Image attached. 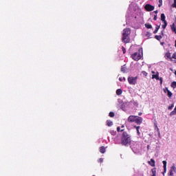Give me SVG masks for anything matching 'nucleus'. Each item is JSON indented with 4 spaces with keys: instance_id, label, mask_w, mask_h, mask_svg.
Here are the masks:
<instances>
[{
    "instance_id": "22",
    "label": "nucleus",
    "mask_w": 176,
    "mask_h": 176,
    "mask_svg": "<svg viewBox=\"0 0 176 176\" xmlns=\"http://www.w3.org/2000/svg\"><path fill=\"white\" fill-rule=\"evenodd\" d=\"M121 71L124 74V72H126V65H123L121 67Z\"/></svg>"
},
{
    "instance_id": "5",
    "label": "nucleus",
    "mask_w": 176,
    "mask_h": 176,
    "mask_svg": "<svg viewBox=\"0 0 176 176\" xmlns=\"http://www.w3.org/2000/svg\"><path fill=\"white\" fill-rule=\"evenodd\" d=\"M144 9L146 10V12H152L153 10H155V6L151 4H146L144 6Z\"/></svg>"
},
{
    "instance_id": "19",
    "label": "nucleus",
    "mask_w": 176,
    "mask_h": 176,
    "mask_svg": "<svg viewBox=\"0 0 176 176\" xmlns=\"http://www.w3.org/2000/svg\"><path fill=\"white\" fill-rule=\"evenodd\" d=\"M161 20L163 21V23L167 21H166V15H164V14H161Z\"/></svg>"
},
{
    "instance_id": "12",
    "label": "nucleus",
    "mask_w": 176,
    "mask_h": 176,
    "mask_svg": "<svg viewBox=\"0 0 176 176\" xmlns=\"http://www.w3.org/2000/svg\"><path fill=\"white\" fill-rule=\"evenodd\" d=\"M166 90L167 91L168 97H169V98H171V97H173V93H171V91H170V90H168V88L167 87H166Z\"/></svg>"
},
{
    "instance_id": "17",
    "label": "nucleus",
    "mask_w": 176,
    "mask_h": 176,
    "mask_svg": "<svg viewBox=\"0 0 176 176\" xmlns=\"http://www.w3.org/2000/svg\"><path fill=\"white\" fill-rule=\"evenodd\" d=\"M144 26L146 27V28L147 29H152V25H151L149 23H145Z\"/></svg>"
},
{
    "instance_id": "9",
    "label": "nucleus",
    "mask_w": 176,
    "mask_h": 176,
    "mask_svg": "<svg viewBox=\"0 0 176 176\" xmlns=\"http://www.w3.org/2000/svg\"><path fill=\"white\" fill-rule=\"evenodd\" d=\"M135 123H137V124H141V123H142V118L137 117L135 119Z\"/></svg>"
},
{
    "instance_id": "37",
    "label": "nucleus",
    "mask_w": 176,
    "mask_h": 176,
    "mask_svg": "<svg viewBox=\"0 0 176 176\" xmlns=\"http://www.w3.org/2000/svg\"><path fill=\"white\" fill-rule=\"evenodd\" d=\"M172 58H175L176 60V52L173 53L172 55Z\"/></svg>"
},
{
    "instance_id": "1",
    "label": "nucleus",
    "mask_w": 176,
    "mask_h": 176,
    "mask_svg": "<svg viewBox=\"0 0 176 176\" xmlns=\"http://www.w3.org/2000/svg\"><path fill=\"white\" fill-rule=\"evenodd\" d=\"M131 143V138H130V135L127 133V132H123L121 138V144L124 146H127V145H130Z\"/></svg>"
},
{
    "instance_id": "52",
    "label": "nucleus",
    "mask_w": 176,
    "mask_h": 176,
    "mask_svg": "<svg viewBox=\"0 0 176 176\" xmlns=\"http://www.w3.org/2000/svg\"><path fill=\"white\" fill-rule=\"evenodd\" d=\"M152 74H155V72H152Z\"/></svg>"
},
{
    "instance_id": "4",
    "label": "nucleus",
    "mask_w": 176,
    "mask_h": 176,
    "mask_svg": "<svg viewBox=\"0 0 176 176\" xmlns=\"http://www.w3.org/2000/svg\"><path fill=\"white\" fill-rule=\"evenodd\" d=\"M128 82L129 85H135L137 83V77H129Z\"/></svg>"
},
{
    "instance_id": "40",
    "label": "nucleus",
    "mask_w": 176,
    "mask_h": 176,
    "mask_svg": "<svg viewBox=\"0 0 176 176\" xmlns=\"http://www.w3.org/2000/svg\"><path fill=\"white\" fill-rule=\"evenodd\" d=\"M153 20H154L155 21H156V20H157V15H155V16H154Z\"/></svg>"
},
{
    "instance_id": "33",
    "label": "nucleus",
    "mask_w": 176,
    "mask_h": 176,
    "mask_svg": "<svg viewBox=\"0 0 176 176\" xmlns=\"http://www.w3.org/2000/svg\"><path fill=\"white\" fill-rule=\"evenodd\" d=\"M160 81V85H163V78H159V80Z\"/></svg>"
},
{
    "instance_id": "27",
    "label": "nucleus",
    "mask_w": 176,
    "mask_h": 176,
    "mask_svg": "<svg viewBox=\"0 0 176 176\" xmlns=\"http://www.w3.org/2000/svg\"><path fill=\"white\" fill-rule=\"evenodd\" d=\"M174 108V104H172L170 106H168V109L171 111Z\"/></svg>"
},
{
    "instance_id": "2",
    "label": "nucleus",
    "mask_w": 176,
    "mask_h": 176,
    "mask_svg": "<svg viewBox=\"0 0 176 176\" xmlns=\"http://www.w3.org/2000/svg\"><path fill=\"white\" fill-rule=\"evenodd\" d=\"M130 34H131V30H130V28L123 30L122 39L124 43H129L130 42Z\"/></svg>"
},
{
    "instance_id": "39",
    "label": "nucleus",
    "mask_w": 176,
    "mask_h": 176,
    "mask_svg": "<svg viewBox=\"0 0 176 176\" xmlns=\"http://www.w3.org/2000/svg\"><path fill=\"white\" fill-rule=\"evenodd\" d=\"M104 162V160L102 158H100L98 160V163H102Z\"/></svg>"
},
{
    "instance_id": "18",
    "label": "nucleus",
    "mask_w": 176,
    "mask_h": 176,
    "mask_svg": "<svg viewBox=\"0 0 176 176\" xmlns=\"http://www.w3.org/2000/svg\"><path fill=\"white\" fill-rule=\"evenodd\" d=\"M107 125L109 126V127H111V126L113 125V122L111 120H107Z\"/></svg>"
},
{
    "instance_id": "26",
    "label": "nucleus",
    "mask_w": 176,
    "mask_h": 176,
    "mask_svg": "<svg viewBox=\"0 0 176 176\" xmlns=\"http://www.w3.org/2000/svg\"><path fill=\"white\" fill-rule=\"evenodd\" d=\"M109 116L110 118H113V117L115 116V113L111 111V112L109 113Z\"/></svg>"
},
{
    "instance_id": "23",
    "label": "nucleus",
    "mask_w": 176,
    "mask_h": 176,
    "mask_svg": "<svg viewBox=\"0 0 176 176\" xmlns=\"http://www.w3.org/2000/svg\"><path fill=\"white\" fill-rule=\"evenodd\" d=\"M171 87H173V89H175L176 88V81H173L171 83Z\"/></svg>"
},
{
    "instance_id": "8",
    "label": "nucleus",
    "mask_w": 176,
    "mask_h": 176,
    "mask_svg": "<svg viewBox=\"0 0 176 176\" xmlns=\"http://www.w3.org/2000/svg\"><path fill=\"white\" fill-rule=\"evenodd\" d=\"M170 30L173 32H175V34H176V21L170 25Z\"/></svg>"
},
{
    "instance_id": "3",
    "label": "nucleus",
    "mask_w": 176,
    "mask_h": 176,
    "mask_svg": "<svg viewBox=\"0 0 176 176\" xmlns=\"http://www.w3.org/2000/svg\"><path fill=\"white\" fill-rule=\"evenodd\" d=\"M142 58V52L141 54V52H135L131 54V58L134 60V61H138L139 60H141Z\"/></svg>"
},
{
    "instance_id": "14",
    "label": "nucleus",
    "mask_w": 176,
    "mask_h": 176,
    "mask_svg": "<svg viewBox=\"0 0 176 176\" xmlns=\"http://www.w3.org/2000/svg\"><path fill=\"white\" fill-rule=\"evenodd\" d=\"M122 93H123V91L122 90V89H118L116 90L117 96H122Z\"/></svg>"
},
{
    "instance_id": "38",
    "label": "nucleus",
    "mask_w": 176,
    "mask_h": 176,
    "mask_svg": "<svg viewBox=\"0 0 176 176\" xmlns=\"http://www.w3.org/2000/svg\"><path fill=\"white\" fill-rule=\"evenodd\" d=\"M110 133H111V134L112 135H116V131H111Z\"/></svg>"
},
{
    "instance_id": "49",
    "label": "nucleus",
    "mask_w": 176,
    "mask_h": 176,
    "mask_svg": "<svg viewBox=\"0 0 176 176\" xmlns=\"http://www.w3.org/2000/svg\"><path fill=\"white\" fill-rule=\"evenodd\" d=\"M154 13H157V10L154 11Z\"/></svg>"
},
{
    "instance_id": "6",
    "label": "nucleus",
    "mask_w": 176,
    "mask_h": 176,
    "mask_svg": "<svg viewBox=\"0 0 176 176\" xmlns=\"http://www.w3.org/2000/svg\"><path fill=\"white\" fill-rule=\"evenodd\" d=\"M176 173V167L175 165H173L170 167V170L169 171L168 176H174V174Z\"/></svg>"
},
{
    "instance_id": "7",
    "label": "nucleus",
    "mask_w": 176,
    "mask_h": 176,
    "mask_svg": "<svg viewBox=\"0 0 176 176\" xmlns=\"http://www.w3.org/2000/svg\"><path fill=\"white\" fill-rule=\"evenodd\" d=\"M138 118V116H130L128 118V122H129L131 123H133V122H135V118Z\"/></svg>"
},
{
    "instance_id": "16",
    "label": "nucleus",
    "mask_w": 176,
    "mask_h": 176,
    "mask_svg": "<svg viewBox=\"0 0 176 176\" xmlns=\"http://www.w3.org/2000/svg\"><path fill=\"white\" fill-rule=\"evenodd\" d=\"M160 29V25H156L155 26V30L153 31V34H157V31Z\"/></svg>"
},
{
    "instance_id": "10",
    "label": "nucleus",
    "mask_w": 176,
    "mask_h": 176,
    "mask_svg": "<svg viewBox=\"0 0 176 176\" xmlns=\"http://www.w3.org/2000/svg\"><path fill=\"white\" fill-rule=\"evenodd\" d=\"M152 79H156V80H159V73L157 72L155 74L152 75Z\"/></svg>"
},
{
    "instance_id": "36",
    "label": "nucleus",
    "mask_w": 176,
    "mask_h": 176,
    "mask_svg": "<svg viewBox=\"0 0 176 176\" xmlns=\"http://www.w3.org/2000/svg\"><path fill=\"white\" fill-rule=\"evenodd\" d=\"M173 8H176V0H174V3L172 4Z\"/></svg>"
},
{
    "instance_id": "11",
    "label": "nucleus",
    "mask_w": 176,
    "mask_h": 176,
    "mask_svg": "<svg viewBox=\"0 0 176 176\" xmlns=\"http://www.w3.org/2000/svg\"><path fill=\"white\" fill-rule=\"evenodd\" d=\"M148 164H150V166H151L152 167H155V166H156L155 160L151 159V161L148 162Z\"/></svg>"
},
{
    "instance_id": "41",
    "label": "nucleus",
    "mask_w": 176,
    "mask_h": 176,
    "mask_svg": "<svg viewBox=\"0 0 176 176\" xmlns=\"http://www.w3.org/2000/svg\"><path fill=\"white\" fill-rule=\"evenodd\" d=\"M146 35V36H151V32H147Z\"/></svg>"
},
{
    "instance_id": "42",
    "label": "nucleus",
    "mask_w": 176,
    "mask_h": 176,
    "mask_svg": "<svg viewBox=\"0 0 176 176\" xmlns=\"http://www.w3.org/2000/svg\"><path fill=\"white\" fill-rule=\"evenodd\" d=\"M135 129H136V131H138V130H140V126H135Z\"/></svg>"
},
{
    "instance_id": "51",
    "label": "nucleus",
    "mask_w": 176,
    "mask_h": 176,
    "mask_svg": "<svg viewBox=\"0 0 176 176\" xmlns=\"http://www.w3.org/2000/svg\"><path fill=\"white\" fill-rule=\"evenodd\" d=\"M175 76H176V70L175 71Z\"/></svg>"
},
{
    "instance_id": "34",
    "label": "nucleus",
    "mask_w": 176,
    "mask_h": 176,
    "mask_svg": "<svg viewBox=\"0 0 176 176\" xmlns=\"http://www.w3.org/2000/svg\"><path fill=\"white\" fill-rule=\"evenodd\" d=\"M117 131L119 133L120 131H123V129L120 130V126L117 127Z\"/></svg>"
},
{
    "instance_id": "25",
    "label": "nucleus",
    "mask_w": 176,
    "mask_h": 176,
    "mask_svg": "<svg viewBox=\"0 0 176 176\" xmlns=\"http://www.w3.org/2000/svg\"><path fill=\"white\" fill-rule=\"evenodd\" d=\"M163 30H166V27H167V21L164 22V25H162Z\"/></svg>"
},
{
    "instance_id": "29",
    "label": "nucleus",
    "mask_w": 176,
    "mask_h": 176,
    "mask_svg": "<svg viewBox=\"0 0 176 176\" xmlns=\"http://www.w3.org/2000/svg\"><path fill=\"white\" fill-rule=\"evenodd\" d=\"M119 80H120V82H123V80L126 81V78H124V77H123V78L120 77L119 78Z\"/></svg>"
},
{
    "instance_id": "35",
    "label": "nucleus",
    "mask_w": 176,
    "mask_h": 176,
    "mask_svg": "<svg viewBox=\"0 0 176 176\" xmlns=\"http://www.w3.org/2000/svg\"><path fill=\"white\" fill-rule=\"evenodd\" d=\"M155 127L157 129V131H158V135H160V130L157 128V125H155Z\"/></svg>"
},
{
    "instance_id": "21",
    "label": "nucleus",
    "mask_w": 176,
    "mask_h": 176,
    "mask_svg": "<svg viewBox=\"0 0 176 176\" xmlns=\"http://www.w3.org/2000/svg\"><path fill=\"white\" fill-rule=\"evenodd\" d=\"M165 56L167 57V58H170L171 60V54L170 52H166Z\"/></svg>"
},
{
    "instance_id": "28",
    "label": "nucleus",
    "mask_w": 176,
    "mask_h": 176,
    "mask_svg": "<svg viewBox=\"0 0 176 176\" xmlns=\"http://www.w3.org/2000/svg\"><path fill=\"white\" fill-rule=\"evenodd\" d=\"M163 5V0H159V8H160V6H162Z\"/></svg>"
},
{
    "instance_id": "15",
    "label": "nucleus",
    "mask_w": 176,
    "mask_h": 176,
    "mask_svg": "<svg viewBox=\"0 0 176 176\" xmlns=\"http://www.w3.org/2000/svg\"><path fill=\"white\" fill-rule=\"evenodd\" d=\"M162 163H163V164H164V173H166V170H167V162L163 161Z\"/></svg>"
},
{
    "instance_id": "45",
    "label": "nucleus",
    "mask_w": 176,
    "mask_h": 176,
    "mask_svg": "<svg viewBox=\"0 0 176 176\" xmlns=\"http://www.w3.org/2000/svg\"><path fill=\"white\" fill-rule=\"evenodd\" d=\"M138 115H139V116H141V115H142V112H140V113H138Z\"/></svg>"
},
{
    "instance_id": "48",
    "label": "nucleus",
    "mask_w": 176,
    "mask_h": 176,
    "mask_svg": "<svg viewBox=\"0 0 176 176\" xmlns=\"http://www.w3.org/2000/svg\"><path fill=\"white\" fill-rule=\"evenodd\" d=\"M175 47H176V40L175 41Z\"/></svg>"
},
{
    "instance_id": "50",
    "label": "nucleus",
    "mask_w": 176,
    "mask_h": 176,
    "mask_svg": "<svg viewBox=\"0 0 176 176\" xmlns=\"http://www.w3.org/2000/svg\"><path fill=\"white\" fill-rule=\"evenodd\" d=\"M121 127H122V129H123V127H124V125H122V126H121Z\"/></svg>"
},
{
    "instance_id": "20",
    "label": "nucleus",
    "mask_w": 176,
    "mask_h": 176,
    "mask_svg": "<svg viewBox=\"0 0 176 176\" xmlns=\"http://www.w3.org/2000/svg\"><path fill=\"white\" fill-rule=\"evenodd\" d=\"M155 38L157 39V41H161L163 36H162V35H155Z\"/></svg>"
},
{
    "instance_id": "13",
    "label": "nucleus",
    "mask_w": 176,
    "mask_h": 176,
    "mask_svg": "<svg viewBox=\"0 0 176 176\" xmlns=\"http://www.w3.org/2000/svg\"><path fill=\"white\" fill-rule=\"evenodd\" d=\"M106 151L107 150H106V148L104 146H102L100 147V153H105Z\"/></svg>"
},
{
    "instance_id": "43",
    "label": "nucleus",
    "mask_w": 176,
    "mask_h": 176,
    "mask_svg": "<svg viewBox=\"0 0 176 176\" xmlns=\"http://www.w3.org/2000/svg\"><path fill=\"white\" fill-rule=\"evenodd\" d=\"M138 135H141V133L140 132V130L137 131Z\"/></svg>"
},
{
    "instance_id": "24",
    "label": "nucleus",
    "mask_w": 176,
    "mask_h": 176,
    "mask_svg": "<svg viewBox=\"0 0 176 176\" xmlns=\"http://www.w3.org/2000/svg\"><path fill=\"white\" fill-rule=\"evenodd\" d=\"M151 171H152V175L151 176H156V168H153L152 170H151Z\"/></svg>"
},
{
    "instance_id": "44",
    "label": "nucleus",
    "mask_w": 176,
    "mask_h": 176,
    "mask_svg": "<svg viewBox=\"0 0 176 176\" xmlns=\"http://www.w3.org/2000/svg\"><path fill=\"white\" fill-rule=\"evenodd\" d=\"M164 93H167V89H166V88L164 89Z\"/></svg>"
},
{
    "instance_id": "32",
    "label": "nucleus",
    "mask_w": 176,
    "mask_h": 176,
    "mask_svg": "<svg viewBox=\"0 0 176 176\" xmlns=\"http://www.w3.org/2000/svg\"><path fill=\"white\" fill-rule=\"evenodd\" d=\"M122 50L123 54H126V48H124V47H122Z\"/></svg>"
},
{
    "instance_id": "30",
    "label": "nucleus",
    "mask_w": 176,
    "mask_h": 176,
    "mask_svg": "<svg viewBox=\"0 0 176 176\" xmlns=\"http://www.w3.org/2000/svg\"><path fill=\"white\" fill-rule=\"evenodd\" d=\"M142 75H144V76H148V73H146V72H145V71H142Z\"/></svg>"
},
{
    "instance_id": "31",
    "label": "nucleus",
    "mask_w": 176,
    "mask_h": 176,
    "mask_svg": "<svg viewBox=\"0 0 176 176\" xmlns=\"http://www.w3.org/2000/svg\"><path fill=\"white\" fill-rule=\"evenodd\" d=\"M174 115H176V113H175V111L173 110V111H172L170 113V116H174Z\"/></svg>"
},
{
    "instance_id": "46",
    "label": "nucleus",
    "mask_w": 176,
    "mask_h": 176,
    "mask_svg": "<svg viewBox=\"0 0 176 176\" xmlns=\"http://www.w3.org/2000/svg\"><path fill=\"white\" fill-rule=\"evenodd\" d=\"M162 35H164V33L163 32V31L161 32Z\"/></svg>"
},
{
    "instance_id": "47",
    "label": "nucleus",
    "mask_w": 176,
    "mask_h": 176,
    "mask_svg": "<svg viewBox=\"0 0 176 176\" xmlns=\"http://www.w3.org/2000/svg\"><path fill=\"white\" fill-rule=\"evenodd\" d=\"M173 111L176 113V106H175V107Z\"/></svg>"
}]
</instances>
